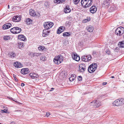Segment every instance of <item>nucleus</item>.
Listing matches in <instances>:
<instances>
[{
	"instance_id": "nucleus-61",
	"label": "nucleus",
	"mask_w": 124,
	"mask_h": 124,
	"mask_svg": "<svg viewBox=\"0 0 124 124\" xmlns=\"http://www.w3.org/2000/svg\"><path fill=\"white\" fill-rule=\"evenodd\" d=\"M0 124H1V123H0Z\"/></svg>"
},
{
	"instance_id": "nucleus-58",
	"label": "nucleus",
	"mask_w": 124,
	"mask_h": 124,
	"mask_svg": "<svg viewBox=\"0 0 124 124\" xmlns=\"http://www.w3.org/2000/svg\"><path fill=\"white\" fill-rule=\"evenodd\" d=\"M10 99H11L12 100V99H13V98L11 97V98H10Z\"/></svg>"
},
{
	"instance_id": "nucleus-50",
	"label": "nucleus",
	"mask_w": 124,
	"mask_h": 124,
	"mask_svg": "<svg viewBox=\"0 0 124 124\" xmlns=\"http://www.w3.org/2000/svg\"><path fill=\"white\" fill-rule=\"evenodd\" d=\"M47 4V5L48 6L49 5V2H45V5H46V4Z\"/></svg>"
},
{
	"instance_id": "nucleus-48",
	"label": "nucleus",
	"mask_w": 124,
	"mask_h": 124,
	"mask_svg": "<svg viewBox=\"0 0 124 124\" xmlns=\"http://www.w3.org/2000/svg\"><path fill=\"white\" fill-rule=\"evenodd\" d=\"M13 77L15 80L16 81H18L17 79V78L16 77V76L15 75H14Z\"/></svg>"
},
{
	"instance_id": "nucleus-7",
	"label": "nucleus",
	"mask_w": 124,
	"mask_h": 124,
	"mask_svg": "<svg viewBox=\"0 0 124 124\" xmlns=\"http://www.w3.org/2000/svg\"><path fill=\"white\" fill-rule=\"evenodd\" d=\"M111 1L112 0H104L102 4V6L107 8Z\"/></svg>"
},
{
	"instance_id": "nucleus-29",
	"label": "nucleus",
	"mask_w": 124,
	"mask_h": 124,
	"mask_svg": "<svg viewBox=\"0 0 124 124\" xmlns=\"http://www.w3.org/2000/svg\"><path fill=\"white\" fill-rule=\"evenodd\" d=\"M29 14L30 15L32 16H34L36 15L35 13L34 10H32V11L30 10Z\"/></svg>"
},
{
	"instance_id": "nucleus-4",
	"label": "nucleus",
	"mask_w": 124,
	"mask_h": 124,
	"mask_svg": "<svg viewBox=\"0 0 124 124\" xmlns=\"http://www.w3.org/2000/svg\"><path fill=\"white\" fill-rule=\"evenodd\" d=\"M124 33V28L119 27L117 28L115 31V33L117 35L120 36Z\"/></svg>"
},
{
	"instance_id": "nucleus-13",
	"label": "nucleus",
	"mask_w": 124,
	"mask_h": 124,
	"mask_svg": "<svg viewBox=\"0 0 124 124\" xmlns=\"http://www.w3.org/2000/svg\"><path fill=\"white\" fill-rule=\"evenodd\" d=\"M30 71L28 69L23 68L22 69L21 71V72L22 74H26L29 73Z\"/></svg>"
},
{
	"instance_id": "nucleus-41",
	"label": "nucleus",
	"mask_w": 124,
	"mask_h": 124,
	"mask_svg": "<svg viewBox=\"0 0 124 124\" xmlns=\"http://www.w3.org/2000/svg\"><path fill=\"white\" fill-rule=\"evenodd\" d=\"M1 112L2 113H7L8 111L7 110L4 109L3 110H1Z\"/></svg>"
},
{
	"instance_id": "nucleus-53",
	"label": "nucleus",
	"mask_w": 124,
	"mask_h": 124,
	"mask_svg": "<svg viewBox=\"0 0 124 124\" xmlns=\"http://www.w3.org/2000/svg\"><path fill=\"white\" fill-rule=\"evenodd\" d=\"M11 124H15V123L14 122H12L11 123Z\"/></svg>"
},
{
	"instance_id": "nucleus-60",
	"label": "nucleus",
	"mask_w": 124,
	"mask_h": 124,
	"mask_svg": "<svg viewBox=\"0 0 124 124\" xmlns=\"http://www.w3.org/2000/svg\"><path fill=\"white\" fill-rule=\"evenodd\" d=\"M22 115H23V113H22Z\"/></svg>"
},
{
	"instance_id": "nucleus-2",
	"label": "nucleus",
	"mask_w": 124,
	"mask_h": 124,
	"mask_svg": "<svg viewBox=\"0 0 124 124\" xmlns=\"http://www.w3.org/2000/svg\"><path fill=\"white\" fill-rule=\"evenodd\" d=\"M124 101L122 99H118L114 101L113 103L114 106H118L122 105L124 104Z\"/></svg>"
},
{
	"instance_id": "nucleus-44",
	"label": "nucleus",
	"mask_w": 124,
	"mask_h": 124,
	"mask_svg": "<svg viewBox=\"0 0 124 124\" xmlns=\"http://www.w3.org/2000/svg\"><path fill=\"white\" fill-rule=\"evenodd\" d=\"M62 32L61 31V30L60 29H58L57 31V34H60Z\"/></svg>"
},
{
	"instance_id": "nucleus-59",
	"label": "nucleus",
	"mask_w": 124,
	"mask_h": 124,
	"mask_svg": "<svg viewBox=\"0 0 124 124\" xmlns=\"http://www.w3.org/2000/svg\"><path fill=\"white\" fill-rule=\"evenodd\" d=\"M89 2H88V4L89 5Z\"/></svg>"
},
{
	"instance_id": "nucleus-17",
	"label": "nucleus",
	"mask_w": 124,
	"mask_h": 124,
	"mask_svg": "<svg viewBox=\"0 0 124 124\" xmlns=\"http://www.w3.org/2000/svg\"><path fill=\"white\" fill-rule=\"evenodd\" d=\"M71 11V9L69 8V7L68 5L66 6L64 10V11L65 13H69Z\"/></svg>"
},
{
	"instance_id": "nucleus-18",
	"label": "nucleus",
	"mask_w": 124,
	"mask_h": 124,
	"mask_svg": "<svg viewBox=\"0 0 124 124\" xmlns=\"http://www.w3.org/2000/svg\"><path fill=\"white\" fill-rule=\"evenodd\" d=\"M47 30L45 29L43 30L42 34V36L43 37H46L49 35V33L50 32V31H47Z\"/></svg>"
},
{
	"instance_id": "nucleus-32",
	"label": "nucleus",
	"mask_w": 124,
	"mask_h": 124,
	"mask_svg": "<svg viewBox=\"0 0 124 124\" xmlns=\"http://www.w3.org/2000/svg\"><path fill=\"white\" fill-rule=\"evenodd\" d=\"M18 47L19 48H23L24 47V45L23 43L22 42H20L18 43Z\"/></svg>"
},
{
	"instance_id": "nucleus-10",
	"label": "nucleus",
	"mask_w": 124,
	"mask_h": 124,
	"mask_svg": "<svg viewBox=\"0 0 124 124\" xmlns=\"http://www.w3.org/2000/svg\"><path fill=\"white\" fill-rule=\"evenodd\" d=\"M72 58L76 61H78L80 59L79 56L75 53L72 54Z\"/></svg>"
},
{
	"instance_id": "nucleus-56",
	"label": "nucleus",
	"mask_w": 124,
	"mask_h": 124,
	"mask_svg": "<svg viewBox=\"0 0 124 124\" xmlns=\"http://www.w3.org/2000/svg\"><path fill=\"white\" fill-rule=\"evenodd\" d=\"M111 78H114V77L113 76H112L111 77Z\"/></svg>"
},
{
	"instance_id": "nucleus-35",
	"label": "nucleus",
	"mask_w": 124,
	"mask_h": 124,
	"mask_svg": "<svg viewBox=\"0 0 124 124\" xmlns=\"http://www.w3.org/2000/svg\"><path fill=\"white\" fill-rule=\"evenodd\" d=\"M3 39L4 40H7L10 39V37L9 36H5L3 37Z\"/></svg>"
},
{
	"instance_id": "nucleus-19",
	"label": "nucleus",
	"mask_w": 124,
	"mask_h": 124,
	"mask_svg": "<svg viewBox=\"0 0 124 124\" xmlns=\"http://www.w3.org/2000/svg\"><path fill=\"white\" fill-rule=\"evenodd\" d=\"M14 66L17 68H21L22 66V65L21 63L18 62H14Z\"/></svg>"
},
{
	"instance_id": "nucleus-23",
	"label": "nucleus",
	"mask_w": 124,
	"mask_h": 124,
	"mask_svg": "<svg viewBox=\"0 0 124 124\" xmlns=\"http://www.w3.org/2000/svg\"><path fill=\"white\" fill-rule=\"evenodd\" d=\"M31 56L32 57H38L41 55V53H33L31 52Z\"/></svg>"
},
{
	"instance_id": "nucleus-43",
	"label": "nucleus",
	"mask_w": 124,
	"mask_h": 124,
	"mask_svg": "<svg viewBox=\"0 0 124 124\" xmlns=\"http://www.w3.org/2000/svg\"><path fill=\"white\" fill-rule=\"evenodd\" d=\"M105 52L108 55L110 53V52L109 50H106L105 51Z\"/></svg>"
},
{
	"instance_id": "nucleus-52",
	"label": "nucleus",
	"mask_w": 124,
	"mask_h": 124,
	"mask_svg": "<svg viewBox=\"0 0 124 124\" xmlns=\"http://www.w3.org/2000/svg\"><path fill=\"white\" fill-rule=\"evenodd\" d=\"M107 84V82H104L102 83V85H105Z\"/></svg>"
},
{
	"instance_id": "nucleus-22",
	"label": "nucleus",
	"mask_w": 124,
	"mask_h": 124,
	"mask_svg": "<svg viewBox=\"0 0 124 124\" xmlns=\"http://www.w3.org/2000/svg\"><path fill=\"white\" fill-rule=\"evenodd\" d=\"M65 0H54V2L55 4H58L63 3Z\"/></svg>"
},
{
	"instance_id": "nucleus-24",
	"label": "nucleus",
	"mask_w": 124,
	"mask_h": 124,
	"mask_svg": "<svg viewBox=\"0 0 124 124\" xmlns=\"http://www.w3.org/2000/svg\"><path fill=\"white\" fill-rule=\"evenodd\" d=\"M70 35V32H65L63 34V37H67L69 36Z\"/></svg>"
},
{
	"instance_id": "nucleus-20",
	"label": "nucleus",
	"mask_w": 124,
	"mask_h": 124,
	"mask_svg": "<svg viewBox=\"0 0 124 124\" xmlns=\"http://www.w3.org/2000/svg\"><path fill=\"white\" fill-rule=\"evenodd\" d=\"M18 38L19 39H20L21 40L25 41H26V39L25 37L23 35H18Z\"/></svg>"
},
{
	"instance_id": "nucleus-21",
	"label": "nucleus",
	"mask_w": 124,
	"mask_h": 124,
	"mask_svg": "<svg viewBox=\"0 0 124 124\" xmlns=\"http://www.w3.org/2000/svg\"><path fill=\"white\" fill-rule=\"evenodd\" d=\"M30 76L32 78L35 79L37 78V75L35 73H31L30 74Z\"/></svg>"
},
{
	"instance_id": "nucleus-6",
	"label": "nucleus",
	"mask_w": 124,
	"mask_h": 124,
	"mask_svg": "<svg viewBox=\"0 0 124 124\" xmlns=\"http://www.w3.org/2000/svg\"><path fill=\"white\" fill-rule=\"evenodd\" d=\"M91 58V55H88L83 56L81 57L82 60L85 62H87L90 61Z\"/></svg>"
},
{
	"instance_id": "nucleus-16",
	"label": "nucleus",
	"mask_w": 124,
	"mask_h": 124,
	"mask_svg": "<svg viewBox=\"0 0 124 124\" xmlns=\"http://www.w3.org/2000/svg\"><path fill=\"white\" fill-rule=\"evenodd\" d=\"M11 26V24L10 23L6 24L4 25L2 27L3 29H7L10 28Z\"/></svg>"
},
{
	"instance_id": "nucleus-9",
	"label": "nucleus",
	"mask_w": 124,
	"mask_h": 124,
	"mask_svg": "<svg viewBox=\"0 0 124 124\" xmlns=\"http://www.w3.org/2000/svg\"><path fill=\"white\" fill-rule=\"evenodd\" d=\"M88 1L85 0H81V3L82 6L86 8L89 7L91 5H89L88 4Z\"/></svg>"
},
{
	"instance_id": "nucleus-37",
	"label": "nucleus",
	"mask_w": 124,
	"mask_h": 124,
	"mask_svg": "<svg viewBox=\"0 0 124 124\" xmlns=\"http://www.w3.org/2000/svg\"><path fill=\"white\" fill-rule=\"evenodd\" d=\"M40 59L43 61H45L46 59L45 56L44 55L42 56L40 58Z\"/></svg>"
},
{
	"instance_id": "nucleus-31",
	"label": "nucleus",
	"mask_w": 124,
	"mask_h": 124,
	"mask_svg": "<svg viewBox=\"0 0 124 124\" xmlns=\"http://www.w3.org/2000/svg\"><path fill=\"white\" fill-rule=\"evenodd\" d=\"M65 24L66 26L69 27L71 25V22L70 21H67L66 22Z\"/></svg>"
},
{
	"instance_id": "nucleus-57",
	"label": "nucleus",
	"mask_w": 124,
	"mask_h": 124,
	"mask_svg": "<svg viewBox=\"0 0 124 124\" xmlns=\"http://www.w3.org/2000/svg\"><path fill=\"white\" fill-rule=\"evenodd\" d=\"M8 8H9V5H8Z\"/></svg>"
},
{
	"instance_id": "nucleus-55",
	"label": "nucleus",
	"mask_w": 124,
	"mask_h": 124,
	"mask_svg": "<svg viewBox=\"0 0 124 124\" xmlns=\"http://www.w3.org/2000/svg\"><path fill=\"white\" fill-rule=\"evenodd\" d=\"M17 111L18 112H22V111L20 110H18Z\"/></svg>"
},
{
	"instance_id": "nucleus-46",
	"label": "nucleus",
	"mask_w": 124,
	"mask_h": 124,
	"mask_svg": "<svg viewBox=\"0 0 124 124\" xmlns=\"http://www.w3.org/2000/svg\"><path fill=\"white\" fill-rule=\"evenodd\" d=\"M89 20H88V19H85L83 21V22L84 23H85L87 22H89Z\"/></svg>"
},
{
	"instance_id": "nucleus-33",
	"label": "nucleus",
	"mask_w": 124,
	"mask_h": 124,
	"mask_svg": "<svg viewBox=\"0 0 124 124\" xmlns=\"http://www.w3.org/2000/svg\"><path fill=\"white\" fill-rule=\"evenodd\" d=\"M88 31L89 32H92L93 30V28L91 26H90L87 29Z\"/></svg>"
},
{
	"instance_id": "nucleus-3",
	"label": "nucleus",
	"mask_w": 124,
	"mask_h": 124,
	"mask_svg": "<svg viewBox=\"0 0 124 124\" xmlns=\"http://www.w3.org/2000/svg\"><path fill=\"white\" fill-rule=\"evenodd\" d=\"M97 65L96 64L93 63L91 65L88 67V70L90 73L94 72L96 69Z\"/></svg>"
},
{
	"instance_id": "nucleus-39",
	"label": "nucleus",
	"mask_w": 124,
	"mask_h": 124,
	"mask_svg": "<svg viewBox=\"0 0 124 124\" xmlns=\"http://www.w3.org/2000/svg\"><path fill=\"white\" fill-rule=\"evenodd\" d=\"M80 0H73V1L75 4H77L78 3Z\"/></svg>"
},
{
	"instance_id": "nucleus-47",
	"label": "nucleus",
	"mask_w": 124,
	"mask_h": 124,
	"mask_svg": "<svg viewBox=\"0 0 124 124\" xmlns=\"http://www.w3.org/2000/svg\"><path fill=\"white\" fill-rule=\"evenodd\" d=\"M93 54L94 55H96L97 54V52L95 51H93Z\"/></svg>"
},
{
	"instance_id": "nucleus-30",
	"label": "nucleus",
	"mask_w": 124,
	"mask_h": 124,
	"mask_svg": "<svg viewBox=\"0 0 124 124\" xmlns=\"http://www.w3.org/2000/svg\"><path fill=\"white\" fill-rule=\"evenodd\" d=\"M16 27H15L11 29H10L11 32L14 34H16Z\"/></svg>"
},
{
	"instance_id": "nucleus-36",
	"label": "nucleus",
	"mask_w": 124,
	"mask_h": 124,
	"mask_svg": "<svg viewBox=\"0 0 124 124\" xmlns=\"http://www.w3.org/2000/svg\"><path fill=\"white\" fill-rule=\"evenodd\" d=\"M59 29L61 30L62 32H63L65 29V27L64 26L60 27L59 28Z\"/></svg>"
},
{
	"instance_id": "nucleus-51",
	"label": "nucleus",
	"mask_w": 124,
	"mask_h": 124,
	"mask_svg": "<svg viewBox=\"0 0 124 124\" xmlns=\"http://www.w3.org/2000/svg\"><path fill=\"white\" fill-rule=\"evenodd\" d=\"M24 85H25L23 83H22L21 84V86H23Z\"/></svg>"
},
{
	"instance_id": "nucleus-28",
	"label": "nucleus",
	"mask_w": 124,
	"mask_h": 124,
	"mask_svg": "<svg viewBox=\"0 0 124 124\" xmlns=\"http://www.w3.org/2000/svg\"><path fill=\"white\" fill-rule=\"evenodd\" d=\"M119 46L121 47H124V41L120 42L118 44Z\"/></svg>"
},
{
	"instance_id": "nucleus-5",
	"label": "nucleus",
	"mask_w": 124,
	"mask_h": 124,
	"mask_svg": "<svg viewBox=\"0 0 124 124\" xmlns=\"http://www.w3.org/2000/svg\"><path fill=\"white\" fill-rule=\"evenodd\" d=\"M54 25L53 23L51 22H46L43 24L45 29L48 30L51 28Z\"/></svg>"
},
{
	"instance_id": "nucleus-11",
	"label": "nucleus",
	"mask_w": 124,
	"mask_h": 124,
	"mask_svg": "<svg viewBox=\"0 0 124 124\" xmlns=\"http://www.w3.org/2000/svg\"><path fill=\"white\" fill-rule=\"evenodd\" d=\"M21 17V16L20 15L19 16H14L12 18V20L14 22H19L20 20Z\"/></svg>"
},
{
	"instance_id": "nucleus-45",
	"label": "nucleus",
	"mask_w": 124,
	"mask_h": 124,
	"mask_svg": "<svg viewBox=\"0 0 124 124\" xmlns=\"http://www.w3.org/2000/svg\"><path fill=\"white\" fill-rule=\"evenodd\" d=\"M119 49L118 47H116L114 49V51L116 52H117L118 51Z\"/></svg>"
},
{
	"instance_id": "nucleus-27",
	"label": "nucleus",
	"mask_w": 124,
	"mask_h": 124,
	"mask_svg": "<svg viewBox=\"0 0 124 124\" xmlns=\"http://www.w3.org/2000/svg\"><path fill=\"white\" fill-rule=\"evenodd\" d=\"M9 54L10 56V57L12 58L15 57L16 56V54L13 52H11Z\"/></svg>"
},
{
	"instance_id": "nucleus-8",
	"label": "nucleus",
	"mask_w": 124,
	"mask_h": 124,
	"mask_svg": "<svg viewBox=\"0 0 124 124\" xmlns=\"http://www.w3.org/2000/svg\"><path fill=\"white\" fill-rule=\"evenodd\" d=\"M79 69L80 72H84L86 70V67L85 64H80L79 66Z\"/></svg>"
},
{
	"instance_id": "nucleus-42",
	"label": "nucleus",
	"mask_w": 124,
	"mask_h": 124,
	"mask_svg": "<svg viewBox=\"0 0 124 124\" xmlns=\"http://www.w3.org/2000/svg\"><path fill=\"white\" fill-rule=\"evenodd\" d=\"M78 79L79 81H81L82 80V78L81 76H79L78 77Z\"/></svg>"
},
{
	"instance_id": "nucleus-54",
	"label": "nucleus",
	"mask_w": 124,
	"mask_h": 124,
	"mask_svg": "<svg viewBox=\"0 0 124 124\" xmlns=\"http://www.w3.org/2000/svg\"><path fill=\"white\" fill-rule=\"evenodd\" d=\"M51 89V90H50V91H53V90L54 89V88H52Z\"/></svg>"
},
{
	"instance_id": "nucleus-34",
	"label": "nucleus",
	"mask_w": 124,
	"mask_h": 124,
	"mask_svg": "<svg viewBox=\"0 0 124 124\" xmlns=\"http://www.w3.org/2000/svg\"><path fill=\"white\" fill-rule=\"evenodd\" d=\"M75 76H74V75H73V76H72L71 77L69 78V79L70 81L72 82L74 81L75 78V75H74Z\"/></svg>"
},
{
	"instance_id": "nucleus-49",
	"label": "nucleus",
	"mask_w": 124,
	"mask_h": 124,
	"mask_svg": "<svg viewBox=\"0 0 124 124\" xmlns=\"http://www.w3.org/2000/svg\"><path fill=\"white\" fill-rule=\"evenodd\" d=\"M46 116L47 117H48L50 115V113L49 112H47L46 113Z\"/></svg>"
},
{
	"instance_id": "nucleus-26",
	"label": "nucleus",
	"mask_w": 124,
	"mask_h": 124,
	"mask_svg": "<svg viewBox=\"0 0 124 124\" xmlns=\"http://www.w3.org/2000/svg\"><path fill=\"white\" fill-rule=\"evenodd\" d=\"M16 34L20 32L21 29L20 28L18 27H16Z\"/></svg>"
},
{
	"instance_id": "nucleus-14",
	"label": "nucleus",
	"mask_w": 124,
	"mask_h": 124,
	"mask_svg": "<svg viewBox=\"0 0 124 124\" xmlns=\"http://www.w3.org/2000/svg\"><path fill=\"white\" fill-rule=\"evenodd\" d=\"M97 10V8L96 7L94 6H93L91 7L90 9V12L92 13H95Z\"/></svg>"
},
{
	"instance_id": "nucleus-1",
	"label": "nucleus",
	"mask_w": 124,
	"mask_h": 124,
	"mask_svg": "<svg viewBox=\"0 0 124 124\" xmlns=\"http://www.w3.org/2000/svg\"><path fill=\"white\" fill-rule=\"evenodd\" d=\"M63 57L61 55H59L55 57L54 60V62L56 64H58L63 61Z\"/></svg>"
},
{
	"instance_id": "nucleus-12",
	"label": "nucleus",
	"mask_w": 124,
	"mask_h": 124,
	"mask_svg": "<svg viewBox=\"0 0 124 124\" xmlns=\"http://www.w3.org/2000/svg\"><path fill=\"white\" fill-rule=\"evenodd\" d=\"M91 105H93L95 106H96V107H98L100 106L101 104L100 102H98L96 101H93L90 103Z\"/></svg>"
},
{
	"instance_id": "nucleus-38",
	"label": "nucleus",
	"mask_w": 124,
	"mask_h": 124,
	"mask_svg": "<svg viewBox=\"0 0 124 124\" xmlns=\"http://www.w3.org/2000/svg\"><path fill=\"white\" fill-rule=\"evenodd\" d=\"M44 47L40 46L38 47V49L39 50H42L44 49Z\"/></svg>"
},
{
	"instance_id": "nucleus-15",
	"label": "nucleus",
	"mask_w": 124,
	"mask_h": 124,
	"mask_svg": "<svg viewBox=\"0 0 124 124\" xmlns=\"http://www.w3.org/2000/svg\"><path fill=\"white\" fill-rule=\"evenodd\" d=\"M117 8V6L116 5H112L110 7V8L109 9V11L110 12H112L115 10Z\"/></svg>"
},
{
	"instance_id": "nucleus-25",
	"label": "nucleus",
	"mask_w": 124,
	"mask_h": 124,
	"mask_svg": "<svg viewBox=\"0 0 124 124\" xmlns=\"http://www.w3.org/2000/svg\"><path fill=\"white\" fill-rule=\"evenodd\" d=\"M31 21L32 20H31V19L29 18H28L26 19L25 20V22L28 24H30L31 23Z\"/></svg>"
},
{
	"instance_id": "nucleus-40",
	"label": "nucleus",
	"mask_w": 124,
	"mask_h": 124,
	"mask_svg": "<svg viewBox=\"0 0 124 124\" xmlns=\"http://www.w3.org/2000/svg\"><path fill=\"white\" fill-rule=\"evenodd\" d=\"M85 0L88 1L87 2H89V5H91L93 3L92 2V0Z\"/></svg>"
}]
</instances>
